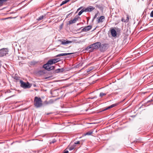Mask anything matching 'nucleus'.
Wrapping results in <instances>:
<instances>
[{
    "label": "nucleus",
    "instance_id": "nucleus-1",
    "mask_svg": "<svg viewBox=\"0 0 153 153\" xmlns=\"http://www.w3.org/2000/svg\"><path fill=\"white\" fill-rule=\"evenodd\" d=\"M100 42H97L87 47L86 48V50L90 49L89 50V51L92 52L94 50H97L99 48H100Z\"/></svg>",
    "mask_w": 153,
    "mask_h": 153
},
{
    "label": "nucleus",
    "instance_id": "nucleus-2",
    "mask_svg": "<svg viewBox=\"0 0 153 153\" xmlns=\"http://www.w3.org/2000/svg\"><path fill=\"white\" fill-rule=\"evenodd\" d=\"M34 105L37 108L41 107L42 106V101L40 97H34Z\"/></svg>",
    "mask_w": 153,
    "mask_h": 153
},
{
    "label": "nucleus",
    "instance_id": "nucleus-3",
    "mask_svg": "<svg viewBox=\"0 0 153 153\" xmlns=\"http://www.w3.org/2000/svg\"><path fill=\"white\" fill-rule=\"evenodd\" d=\"M109 45L108 44L104 43L101 45L100 47V50L101 52H104L106 50L109 48Z\"/></svg>",
    "mask_w": 153,
    "mask_h": 153
},
{
    "label": "nucleus",
    "instance_id": "nucleus-4",
    "mask_svg": "<svg viewBox=\"0 0 153 153\" xmlns=\"http://www.w3.org/2000/svg\"><path fill=\"white\" fill-rule=\"evenodd\" d=\"M20 83H21V86L24 88H30L31 86V85H30L29 82H28L26 83L20 80Z\"/></svg>",
    "mask_w": 153,
    "mask_h": 153
},
{
    "label": "nucleus",
    "instance_id": "nucleus-5",
    "mask_svg": "<svg viewBox=\"0 0 153 153\" xmlns=\"http://www.w3.org/2000/svg\"><path fill=\"white\" fill-rule=\"evenodd\" d=\"M8 50L7 48H3L0 50V56H3L8 54Z\"/></svg>",
    "mask_w": 153,
    "mask_h": 153
},
{
    "label": "nucleus",
    "instance_id": "nucleus-6",
    "mask_svg": "<svg viewBox=\"0 0 153 153\" xmlns=\"http://www.w3.org/2000/svg\"><path fill=\"white\" fill-rule=\"evenodd\" d=\"M76 147L75 146L74 144L72 146L69 145L67 148L64 150V152L63 153H68V150L70 151L73 149L75 150L76 149Z\"/></svg>",
    "mask_w": 153,
    "mask_h": 153
},
{
    "label": "nucleus",
    "instance_id": "nucleus-7",
    "mask_svg": "<svg viewBox=\"0 0 153 153\" xmlns=\"http://www.w3.org/2000/svg\"><path fill=\"white\" fill-rule=\"evenodd\" d=\"M43 67L45 69L48 71L53 69L55 68L54 66H50V65L48 64V63L43 65Z\"/></svg>",
    "mask_w": 153,
    "mask_h": 153
},
{
    "label": "nucleus",
    "instance_id": "nucleus-8",
    "mask_svg": "<svg viewBox=\"0 0 153 153\" xmlns=\"http://www.w3.org/2000/svg\"><path fill=\"white\" fill-rule=\"evenodd\" d=\"M79 18L80 17L79 16H76L73 19L71 20L69 22L68 24H72L75 23Z\"/></svg>",
    "mask_w": 153,
    "mask_h": 153
},
{
    "label": "nucleus",
    "instance_id": "nucleus-9",
    "mask_svg": "<svg viewBox=\"0 0 153 153\" xmlns=\"http://www.w3.org/2000/svg\"><path fill=\"white\" fill-rule=\"evenodd\" d=\"M59 41L61 42V44L64 45H66L72 42L71 41L65 40H59Z\"/></svg>",
    "mask_w": 153,
    "mask_h": 153
},
{
    "label": "nucleus",
    "instance_id": "nucleus-10",
    "mask_svg": "<svg viewBox=\"0 0 153 153\" xmlns=\"http://www.w3.org/2000/svg\"><path fill=\"white\" fill-rule=\"evenodd\" d=\"M95 9L94 7L90 6L84 8L85 12H91Z\"/></svg>",
    "mask_w": 153,
    "mask_h": 153
},
{
    "label": "nucleus",
    "instance_id": "nucleus-11",
    "mask_svg": "<svg viewBox=\"0 0 153 153\" xmlns=\"http://www.w3.org/2000/svg\"><path fill=\"white\" fill-rule=\"evenodd\" d=\"M92 28L91 25L85 27L82 30V32H87L89 30Z\"/></svg>",
    "mask_w": 153,
    "mask_h": 153
},
{
    "label": "nucleus",
    "instance_id": "nucleus-12",
    "mask_svg": "<svg viewBox=\"0 0 153 153\" xmlns=\"http://www.w3.org/2000/svg\"><path fill=\"white\" fill-rule=\"evenodd\" d=\"M111 33L112 36L115 37L117 36V32L115 30L112 28L111 30Z\"/></svg>",
    "mask_w": 153,
    "mask_h": 153
},
{
    "label": "nucleus",
    "instance_id": "nucleus-13",
    "mask_svg": "<svg viewBox=\"0 0 153 153\" xmlns=\"http://www.w3.org/2000/svg\"><path fill=\"white\" fill-rule=\"evenodd\" d=\"M38 62L35 61H33L28 62L29 65L30 66H33L35 65L38 63Z\"/></svg>",
    "mask_w": 153,
    "mask_h": 153
},
{
    "label": "nucleus",
    "instance_id": "nucleus-14",
    "mask_svg": "<svg viewBox=\"0 0 153 153\" xmlns=\"http://www.w3.org/2000/svg\"><path fill=\"white\" fill-rule=\"evenodd\" d=\"M105 18V16H101L100 17H99L97 22L98 23L100 22H103V19Z\"/></svg>",
    "mask_w": 153,
    "mask_h": 153
},
{
    "label": "nucleus",
    "instance_id": "nucleus-15",
    "mask_svg": "<svg viewBox=\"0 0 153 153\" xmlns=\"http://www.w3.org/2000/svg\"><path fill=\"white\" fill-rule=\"evenodd\" d=\"M65 70L64 68H58L55 71L56 73H62Z\"/></svg>",
    "mask_w": 153,
    "mask_h": 153
},
{
    "label": "nucleus",
    "instance_id": "nucleus-16",
    "mask_svg": "<svg viewBox=\"0 0 153 153\" xmlns=\"http://www.w3.org/2000/svg\"><path fill=\"white\" fill-rule=\"evenodd\" d=\"M74 53H61L57 55L56 56L59 57L60 56H66L69 55H71Z\"/></svg>",
    "mask_w": 153,
    "mask_h": 153
},
{
    "label": "nucleus",
    "instance_id": "nucleus-17",
    "mask_svg": "<svg viewBox=\"0 0 153 153\" xmlns=\"http://www.w3.org/2000/svg\"><path fill=\"white\" fill-rule=\"evenodd\" d=\"M94 68V67H91L86 70V71L87 73L90 72Z\"/></svg>",
    "mask_w": 153,
    "mask_h": 153
},
{
    "label": "nucleus",
    "instance_id": "nucleus-18",
    "mask_svg": "<svg viewBox=\"0 0 153 153\" xmlns=\"http://www.w3.org/2000/svg\"><path fill=\"white\" fill-rule=\"evenodd\" d=\"M7 0H0V6H2L3 3L6 2Z\"/></svg>",
    "mask_w": 153,
    "mask_h": 153
},
{
    "label": "nucleus",
    "instance_id": "nucleus-19",
    "mask_svg": "<svg viewBox=\"0 0 153 153\" xmlns=\"http://www.w3.org/2000/svg\"><path fill=\"white\" fill-rule=\"evenodd\" d=\"M69 1V0H65L64 1H63L62 3L60 4V6H62V5L65 4L68 2Z\"/></svg>",
    "mask_w": 153,
    "mask_h": 153
},
{
    "label": "nucleus",
    "instance_id": "nucleus-20",
    "mask_svg": "<svg viewBox=\"0 0 153 153\" xmlns=\"http://www.w3.org/2000/svg\"><path fill=\"white\" fill-rule=\"evenodd\" d=\"M52 60L53 61V64L59 61L58 59H52Z\"/></svg>",
    "mask_w": 153,
    "mask_h": 153
},
{
    "label": "nucleus",
    "instance_id": "nucleus-21",
    "mask_svg": "<svg viewBox=\"0 0 153 153\" xmlns=\"http://www.w3.org/2000/svg\"><path fill=\"white\" fill-rule=\"evenodd\" d=\"M92 133H93V131H88V132L87 133H86L85 134V135H91Z\"/></svg>",
    "mask_w": 153,
    "mask_h": 153
},
{
    "label": "nucleus",
    "instance_id": "nucleus-22",
    "mask_svg": "<svg viewBox=\"0 0 153 153\" xmlns=\"http://www.w3.org/2000/svg\"><path fill=\"white\" fill-rule=\"evenodd\" d=\"M81 141H77L76 142H75L74 143V145L75 146V147H76V145L78 144H79L81 143Z\"/></svg>",
    "mask_w": 153,
    "mask_h": 153
},
{
    "label": "nucleus",
    "instance_id": "nucleus-23",
    "mask_svg": "<svg viewBox=\"0 0 153 153\" xmlns=\"http://www.w3.org/2000/svg\"><path fill=\"white\" fill-rule=\"evenodd\" d=\"M84 12H85V11L84 8H83L79 13L78 14V15L80 16Z\"/></svg>",
    "mask_w": 153,
    "mask_h": 153
},
{
    "label": "nucleus",
    "instance_id": "nucleus-24",
    "mask_svg": "<svg viewBox=\"0 0 153 153\" xmlns=\"http://www.w3.org/2000/svg\"><path fill=\"white\" fill-rule=\"evenodd\" d=\"M48 63V64L50 65H52L53 64V61L52 60V59H51L49 60L48 62H47Z\"/></svg>",
    "mask_w": 153,
    "mask_h": 153
},
{
    "label": "nucleus",
    "instance_id": "nucleus-25",
    "mask_svg": "<svg viewBox=\"0 0 153 153\" xmlns=\"http://www.w3.org/2000/svg\"><path fill=\"white\" fill-rule=\"evenodd\" d=\"M126 16H127V19L124 21L125 22H128V21H129V16L128 15H127Z\"/></svg>",
    "mask_w": 153,
    "mask_h": 153
},
{
    "label": "nucleus",
    "instance_id": "nucleus-26",
    "mask_svg": "<svg viewBox=\"0 0 153 153\" xmlns=\"http://www.w3.org/2000/svg\"><path fill=\"white\" fill-rule=\"evenodd\" d=\"M45 16H44L43 15L41 16H40L39 17V18L37 19L38 21L41 20L43 19Z\"/></svg>",
    "mask_w": 153,
    "mask_h": 153
},
{
    "label": "nucleus",
    "instance_id": "nucleus-27",
    "mask_svg": "<svg viewBox=\"0 0 153 153\" xmlns=\"http://www.w3.org/2000/svg\"><path fill=\"white\" fill-rule=\"evenodd\" d=\"M106 95V94L105 93H104L102 92H101L100 93V96L101 97H102L103 96H105Z\"/></svg>",
    "mask_w": 153,
    "mask_h": 153
},
{
    "label": "nucleus",
    "instance_id": "nucleus-28",
    "mask_svg": "<svg viewBox=\"0 0 153 153\" xmlns=\"http://www.w3.org/2000/svg\"><path fill=\"white\" fill-rule=\"evenodd\" d=\"M117 104H114L111 105L110 106L111 108H112L116 106Z\"/></svg>",
    "mask_w": 153,
    "mask_h": 153
},
{
    "label": "nucleus",
    "instance_id": "nucleus-29",
    "mask_svg": "<svg viewBox=\"0 0 153 153\" xmlns=\"http://www.w3.org/2000/svg\"><path fill=\"white\" fill-rule=\"evenodd\" d=\"M117 104H114L111 105L110 106L111 108H112L116 106Z\"/></svg>",
    "mask_w": 153,
    "mask_h": 153
},
{
    "label": "nucleus",
    "instance_id": "nucleus-30",
    "mask_svg": "<svg viewBox=\"0 0 153 153\" xmlns=\"http://www.w3.org/2000/svg\"><path fill=\"white\" fill-rule=\"evenodd\" d=\"M111 108H110V106H109L107 108H106L105 109H104L103 110H102V111H104L105 110H107L108 109H110Z\"/></svg>",
    "mask_w": 153,
    "mask_h": 153
},
{
    "label": "nucleus",
    "instance_id": "nucleus-31",
    "mask_svg": "<svg viewBox=\"0 0 153 153\" xmlns=\"http://www.w3.org/2000/svg\"><path fill=\"white\" fill-rule=\"evenodd\" d=\"M56 141V140L55 139H53L51 142H50V144H51L52 143H55Z\"/></svg>",
    "mask_w": 153,
    "mask_h": 153
},
{
    "label": "nucleus",
    "instance_id": "nucleus-32",
    "mask_svg": "<svg viewBox=\"0 0 153 153\" xmlns=\"http://www.w3.org/2000/svg\"><path fill=\"white\" fill-rule=\"evenodd\" d=\"M150 16L151 17H153V10L151 12Z\"/></svg>",
    "mask_w": 153,
    "mask_h": 153
},
{
    "label": "nucleus",
    "instance_id": "nucleus-33",
    "mask_svg": "<svg viewBox=\"0 0 153 153\" xmlns=\"http://www.w3.org/2000/svg\"><path fill=\"white\" fill-rule=\"evenodd\" d=\"M97 13L96 14L94 17L93 19V21L94 20V19L97 17Z\"/></svg>",
    "mask_w": 153,
    "mask_h": 153
},
{
    "label": "nucleus",
    "instance_id": "nucleus-34",
    "mask_svg": "<svg viewBox=\"0 0 153 153\" xmlns=\"http://www.w3.org/2000/svg\"><path fill=\"white\" fill-rule=\"evenodd\" d=\"M11 18L10 17H8V18H3V19H1L2 20H6V19H10Z\"/></svg>",
    "mask_w": 153,
    "mask_h": 153
},
{
    "label": "nucleus",
    "instance_id": "nucleus-35",
    "mask_svg": "<svg viewBox=\"0 0 153 153\" xmlns=\"http://www.w3.org/2000/svg\"><path fill=\"white\" fill-rule=\"evenodd\" d=\"M82 7H80L79 8H78V9L77 10V12L79 10H80L81 9V8H82Z\"/></svg>",
    "mask_w": 153,
    "mask_h": 153
},
{
    "label": "nucleus",
    "instance_id": "nucleus-36",
    "mask_svg": "<svg viewBox=\"0 0 153 153\" xmlns=\"http://www.w3.org/2000/svg\"><path fill=\"white\" fill-rule=\"evenodd\" d=\"M71 13H69L68 14L67 16V17H68L71 14Z\"/></svg>",
    "mask_w": 153,
    "mask_h": 153
},
{
    "label": "nucleus",
    "instance_id": "nucleus-37",
    "mask_svg": "<svg viewBox=\"0 0 153 153\" xmlns=\"http://www.w3.org/2000/svg\"><path fill=\"white\" fill-rule=\"evenodd\" d=\"M153 100H153H152H152H149V101H148V102H151V101H152Z\"/></svg>",
    "mask_w": 153,
    "mask_h": 153
},
{
    "label": "nucleus",
    "instance_id": "nucleus-38",
    "mask_svg": "<svg viewBox=\"0 0 153 153\" xmlns=\"http://www.w3.org/2000/svg\"><path fill=\"white\" fill-rule=\"evenodd\" d=\"M1 61H0V68L1 67Z\"/></svg>",
    "mask_w": 153,
    "mask_h": 153
},
{
    "label": "nucleus",
    "instance_id": "nucleus-39",
    "mask_svg": "<svg viewBox=\"0 0 153 153\" xmlns=\"http://www.w3.org/2000/svg\"><path fill=\"white\" fill-rule=\"evenodd\" d=\"M124 19H121V21H123H123H124Z\"/></svg>",
    "mask_w": 153,
    "mask_h": 153
},
{
    "label": "nucleus",
    "instance_id": "nucleus-40",
    "mask_svg": "<svg viewBox=\"0 0 153 153\" xmlns=\"http://www.w3.org/2000/svg\"><path fill=\"white\" fill-rule=\"evenodd\" d=\"M82 64H83V63H82L81 64V63H80L79 65H82Z\"/></svg>",
    "mask_w": 153,
    "mask_h": 153
},
{
    "label": "nucleus",
    "instance_id": "nucleus-41",
    "mask_svg": "<svg viewBox=\"0 0 153 153\" xmlns=\"http://www.w3.org/2000/svg\"><path fill=\"white\" fill-rule=\"evenodd\" d=\"M10 92V91H7V93H9Z\"/></svg>",
    "mask_w": 153,
    "mask_h": 153
},
{
    "label": "nucleus",
    "instance_id": "nucleus-42",
    "mask_svg": "<svg viewBox=\"0 0 153 153\" xmlns=\"http://www.w3.org/2000/svg\"><path fill=\"white\" fill-rule=\"evenodd\" d=\"M41 152H44V153L45 152H44V151H42V150H41Z\"/></svg>",
    "mask_w": 153,
    "mask_h": 153
},
{
    "label": "nucleus",
    "instance_id": "nucleus-43",
    "mask_svg": "<svg viewBox=\"0 0 153 153\" xmlns=\"http://www.w3.org/2000/svg\"><path fill=\"white\" fill-rule=\"evenodd\" d=\"M114 94H117V93H114Z\"/></svg>",
    "mask_w": 153,
    "mask_h": 153
},
{
    "label": "nucleus",
    "instance_id": "nucleus-44",
    "mask_svg": "<svg viewBox=\"0 0 153 153\" xmlns=\"http://www.w3.org/2000/svg\"><path fill=\"white\" fill-rule=\"evenodd\" d=\"M15 79H16V80L17 79V78H15Z\"/></svg>",
    "mask_w": 153,
    "mask_h": 153
},
{
    "label": "nucleus",
    "instance_id": "nucleus-45",
    "mask_svg": "<svg viewBox=\"0 0 153 153\" xmlns=\"http://www.w3.org/2000/svg\"><path fill=\"white\" fill-rule=\"evenodd\" d=\"M15 79H16V80L17 79V78H15Z\"/></svg>",
    "mask_w": 153,
    "mask_h": 153
},
{
    "label": "nucleus",
    "instance_id": "nucleus-46",
    "mask_svg": "<svg viewBox=\"0 0 153 153\" xmlns=\"http://www.w3.org/2000/svg\"><path fill=\"white\" fill-rule=\"evenodd\" d=\"M49 114V113H48V114H47V115H48Z\"/></svg>",
    "mask_w": 153,
    "mask_h": 153
},
{
    "label": "nucleus",
    "instance_id": "nucleus-47",
    "mask_svg": "<svg viewBox=\"0 0 153 153\" xmlns=\"http://www.w3.org/2000/svg\"><path fill=\"white\" fill-rule=\"evenodd\" d=\"M13 95L11 96H10V97H13Z\"/></svg>",
    "mask_w": 153,
    "mask_h": 153
},
{
    "label": "nucleus",
    "instance_id": "nucleus-48",
    "mask_svg": "<svg viewBox=\"0 0 153 153\" xmlns=\"http://www.w3.org/2000/svg\"><path fill=\"white\" fill-rule=\"evenodd\" d=\"M90 65V64H88V65Z\"/></svg>",
    "mask_w": 153,
    "mask_h": 153
}]
</instances>
